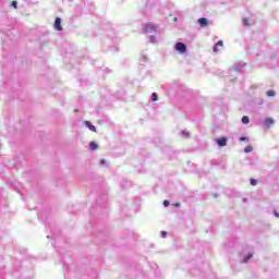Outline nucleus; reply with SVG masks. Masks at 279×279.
Here are the masks:
<instances>
[{"instance_id":"1","label":"nucleus","mask_w":279,"mask_h":279,"mask_svg":"<svg viewBox=\"0 0 279 279\" xmlns=\"http://www.w3.org/2000/svg\"><path fill=\"white\" fill-rule=\"evenodd\" d=\"M175 49L180 53H186V45H184V43H177Z\"/></svg>"},{"instance_id":"2","label":"nucleus","mask_w":279,"mask_h":279,"mask_svg":"<svg viewBox=\"0 0 279 279\" xmlns=\"http://www.w3.org/2000/svg\"><path fill=\"white\" fill-rule=\"evenodd\" d=\"M54 29L62 32V20L60 17H56L54 20Z\"/></svg>"},{"instance_id":"3","label":"nucleus","mask_w":279,"mask_h":279,"mask_svg":"<svg viewBox=\"0 0 279 279\" xmlns=\"http://www.w3.org/2000/svg\"><path fill=\"white\" fill-rule=\"evenodd\" d=\"M156 28H157V26H156V24H154V23H147L146 25H145V32H156Z\"/></svg>"},{"instance_id":"4","label":"nucleus","mask_w":279,"mask_h":279,"mask_svg":"<svg viewBox=\"0 0 279 279\" xmlns=\"http://www.w3.org/2000/svg\"><path fill=\"white\" fill-rule=\"evenodd\" d=\"M217 144L219 145V147H226V145H228V138L220 137L217 140Z\"/></svg>"},{"instance_id":"5","label":"nucleus","mask_w":279,"mask_h":279,"mask_svg":"<svg viewBox=\"0 0 279 279\" xmlns=\"http://www.w3.org/2000/svg\"><path fill=\"white\" fill-rule=\"evenodd\" d=\"M198 25H201V27H208V20L206 17L198 19Z\"/></svg>"},{"instance_id":"6","label":"nucleus","mask_w":279,"mask_h":279,"mask_svg":"<svg viewBox=\"0 0 279 279\" xmlns=\"http://www.w3.org/2000/svg\"><path fill=\"white\" fill-rule=\"evenodd\" d=\"M271 125H274V119H271V118H266V119H265V122H264V128L269 129V128H271Z\"/></svg>"},{"instance_id":"7","label":"nucleus","mask_w":279,"mask_h":279,"mask_svg":"<svg viewBox=\"0 0 279 279\" xmlns=\"http://www.w3.org/2000/svg\"><path fill=\"white\" fill-rule=\"evenodd\" d=\"M85 125L88 128V130H90V132H97V128H95V125H93L89 121H85Z\"/></svg>"},{"instance_id":"8","label":"nucleus","mask_w":279,"mask_h":279,"mask_svg":"<svg viewBox=\"0 0 279 279\" xmlns=\"http://www.w3.org/2000/svg\"><path fill=\"white\" fill-rule=\"evenodd\" d=\"M89 147H90L92 151H95L96 149H99V145H97L95 142H90Z\"/></svg>"},{"instance_id":"9","label":"nucleus","mask_w":279,"mask_h":279,"mask_svg":"<svg viewBox=\"0 0 279 279\" xmlns=\"http://www.w3.org/2000/svg\"><path fill=\"white\" fill-rule=\"evenodd\" d=\"M242 123H244V125H247V123H250V118L247 116H244L242 118Z\"/></svg>"},{"instance_id":"10","label":"nucleus","mask_w":279,"mask_h":279,"mask_svg":"<svg viewBox=\"0 0 279 279\" xmlns=\"http://www.w3.org/2000/svg\"><path fill=\"white\" fill-rule=\"evenodd\" d=\"M267 97H276V92H274V90H268L267 92Z\"/></svg>"},{"instance_id":"11","label":"nucleus","mask_w":279,"mask_h":279,"mask_svg":"<svg viewBox=\"0 0 279 279\" xmlns=\"http://www.w3.org/2000/svg\"><path fill=\"white\" fill-rule=\"evenodd\" d=\"M253 149H254V147H252V146H246V147L244 148V151H245L246 154H250V151H253Z\"/></svg>"},{"instance_id":"12","label":"nucleus","mask_w":279,"mask_h":279,"mask_svg":"<svg viewBox=\"0 0 279 279\" xmlns=\"http://www.w3.org/2000/svg\"><path fill=\"white\" fill-rule=\"evenodd\" d=\"M256 184H258V181L255 179H251V185L256 186Z\"/></svg>"},{"instance_id":"13","label":"nucleus","mask_w":279,"mask_h":279,"mask_svg":"<svg viewBox=\"0 0 279 279\" xmlns=\"http://www.w3.org/2000/svg\"><path fill=\"white\" fill-rule=\"evenodd\" d=\"M153 101H158V94L153 93Z\"/></svg>"},{"instance_id":"14","label":"nucleus","mask_w":279,"mask_h":279,"mask_svg":"<svg viewBox=\"0 0 279 279\" xmlns=\"http://www.w3.org/2000/svg\"><path fill=\"white\" fill-rule=\"evenodd\" d=\"M216 45H217L218 47H223V40H219Z\"/></svg>"},{"instance_id":"15","label":"nucleus","mask_w":279,"mask_h":279,"mask_svg":"<svg viewBox=\"0 0 279 279\" xmlns=\"http://www.w3.org/2000/svg\"><path fill=\"white\" fill-rule=\"evenodd\" d=\"M12 5L14 7L15 10H16V8H19V4L16 1H12Z\"/></svg>"},{"instance_id":"16","label":"nucleus","mask_w":279,"mask_h":279,"mask_svg":"<svg viewBox=\"0 0 279 279\" xmlns=\"http://www.w3.org/2000/svg\"><path fill=\"white\" fill-rule=\"evenodd\" d=\"M214 51H215V53H217V51H219V46L218 45H215Z\"/></svg>"},{"instance_id":"17","label":"nucleus","mask_w":279,"mask_h":279,"mask_svg":"<svg viewBox=\"0 0 279 279\" xmlns=\"http://www.w3.org/2000/svg\"><path fill=\"white\" fill-rule=\"evenodd\" d=\"M251 257H252V256H246V257H244L243 263H247V260H250Z\"/></svg>"},{"instance_id":"18","label":"nucleus","mask_w":279,"mask_h":279,"mask_svg":"<svg viewBox=\"0 0 279 279\" xmlns=\"http://www.w3.org/2000/svg\"><path fill=\"white\" fill-rule=\"evenodd\" d=\"M243 141H250V138H247V137H240V142H243Z\"/></svg>"},{"instance_id":"19","label":"nucleus","mask_w":279,"mask_h":279,"mask_svg":"<svg viewBox=\"0 0 279 279\" xmlns=\"http://www.w3.org/2000/svg\"><path fill=\"white\" fill-rule=\"evenodd\" d=\"M161 236H162V239H165L167 236V232L166 231H161Z\"/></svg>"},{"instance_id":"20","label":"nucleus","mask_w":279,"mask_h":279,"mask_svg":"<svg viewBox=\"0 0 279 279\" xmlns=\"http://www.w3.org/2000/svg\"><path fill=\"white\" fill-rule=\"evenodd\" d=\"M163 206H169V201H165Z\"/></svg>"},{"instance_id":"21","label":"nucleus","mask_w":279,"mask_h":279,"mask_svg":"<svg viewBox=\"0 0 279 279\" xmlns=\"http://www.w3.org/2000/svg\"><path fill=\"white\" fill-rule=\"evenodd\" d=\"M105 162H106V161L102 160V161H101V165H105Z\"/></svg>"},{"instance_id":"22","label":"nucleus","mask_w":279,"mask_h":279,"mask_svg":"<svg viewBox=\"0 0 279 279\" xmlns=\"http://www.w3.org/2000/svg\"><path fill=\"white\" fill-rule=\"evenodd\" d=\"M175 206H180V204H175Z\"/></svg>"}]
</instances>
